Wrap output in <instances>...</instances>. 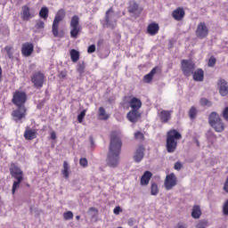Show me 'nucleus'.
<instances>
[{"label": "nucleus", "mask_w": 228, "mask_h": 228, "mask_svg": "<svg viewBox=\"0 0 228 228\" xmlns=\"http://www.w3.org/2000/svg\"><path fill=\"white\" fill-rule=\"evenodd\" d=\"M121 149L122 141H120V137L116 135L115 133H112L107 159V165L108 167H110V168H117V167H118Z\"/></svg>", "instance_id": "obj_1"}, {"label": "nucleus", "mask_w": 228, "mask_h": 228, "mask_svg": "<svg viewBox=\"0 0 228 228\" xmlns=\"http://www.w3.org/2000/svg\"><path fill=\"white\" fill-rule=\"evenodd\" d=\"M181 138H183V135H181V133L177 132L175 129L167 132L166 142L167 152H175V150L177 149V140H181Z\"/></svg>", "instance_id": "obj_2"}, {"label": "nucleus", "mask_w": 228, "mask_h": 228, "mask_svg": "<svg viewBox=\"0 0 228 228\" xmlns=\"http://www.w3.org/2000/svg\"><path fill=\"white\" fill-rule=\"evenodd\" d=\"M11 175L15 179V181L12 183V195H15V191H17V189L19 186H20V183L24 181V172H22V169L17 166H12L10 169Z\"/></svg>", "instance_id": "obj_3"}, {"label": "nucleus", "mask_w": 228, "mask_h": 228, "mask_svg": "<svg viewBox=\"0 0 228 228\" xmlns=\"http://www.w3.org/2000/svg\"><path fill=\"white\" fill-rule=\"evenodd\" d=\"M208 124L216 131V133H222L225 129V124L222 122V118L218 116V113L212 112L208 117Z\"/></svg>", "instance_id": "obj_4"}, {"label": "nucleus", "mask_w": 228, "mask_h": 228, "mask_svg": "<svg viewBox=\"0 0 228 228\" xmlns=\"http://www.w3.org/2000/svg\"><path fill=\"white\" fill-rule=\"evenodd\" d=\"M65 15H67V12L64 11V9H60L55 14V18L53 20V27H52L53 35L55 37L59 36L58 28L61 20L65 19Z\"/></svg>", "instance_id": "obj_5"}, {"label": "nucleus", "mask_w": 228, "mask_h": 228, "mask_svg": "<svg viewBox=\"0 0 228 228\" xmlns=\"http://www.w3.org/2000/svg\"><path fill=\"white\" fill-rule=\"evenodd\" d=\"M104 26L110 29H115L117 27V15L111 7L106 12Z\"/></svg>", "instance_id": "obj_6"}, {"label": "nucleus", "mask_w": 228, "mask_h": 228, "mask_svg": "<svg viewBox=\"0 0 228 228\" xmlns=\"http://www.w3.org/2000/svg\"><path fill=\"white\" fill-rule=\"evenodd\" d=\"M70 37L71 38H77V35L81 31V26L79 25V16L74 15L70 20Z\"/></svg>", "instance_id": "obj_7"}, {"label": "nucleus", "mask_w": 228, "mask_h": 228, "mask_svg": "<svg viewBox=\"0 0 228 228\" xmlns=\"http://www.w3.org/2000/svg\"><path fill=\"white\" fill-rule=\"evenodd\" d=\"M26 101H28V95L26 93L16 91L13 94L12 102L17 107L25 106Z\"/></svg>", "instance_id": "obj_8"}, {"label": "nucleus", "mask_w": 228, "mask_h": 228, "mask_svg": "<svg viewBox=\"0 0 228 228\" xmlns=\"http://www.w3.org/2000/svg\"><path fill=\"white\" fill-rule=\"evenodd\" d=\"M177 186V176L175 174L171 173L169 175H167L165 180H164V187L167 191H170L173 188H175Z\"/></svg>", "instance_id": "obj_9"}, {"label": "nucleus", "mask_w": 228, "mask_h": 228, "mask_svg": "<svg viewBox=\"0 0 228 228\" xmlns=\"http://www.w3.org/2000/svg\"><path fill=\"white\" fill-rule=\"evenodd\" d=\"M26 106L17 107V109L12 112V120H14V122H22V118H26Z\"/></svg>", "instance_id": "obj_10"}, {"label": "nucleus", "mask_w": 228, "mask_h": 228, "mask_svg": "<svg viewBox=\"0 0 228 228\" xmlns=\"http://www.w3.org/2000/svg\"><path fill=\"white\" fill-rule=\"evenodd\" d=\"M31 82L33 83L35 88L40 89L42 86H44V83H45V76H44V73L36 72L31 77Z\"/></svg>", "instance_id": "obj_11"}, {"label": "nucleus", "mask_w": 228, "mask_h": 228, "mask_svg": "<svg viewBox=\"0 0 228 228\" xmlns=\"http://www.w3.org/2000/svg\"><path fill=\"white\" fill-rule=\"evenodd\" d=\"M182 70L183 74L188 77L193 74V71L195 70V64L191 61L183 60Z\"/></svg>", "instance_id": "obj_12"}, {"label": "nucleus", "mask_w": 228, "mask_h": 228, "mask_svg": "<svg viewBox=\"0 0 228 228\" xmlns=\"http://www.w3.org/2000/svg\"><path fill=\"white\" fill-rule=\"evenodd\" d=\"M208 35H209V28H208V26H206V23L204 22L199 23L196 28L197 38H200V40H202L206 38Z\"/></svg>", "instance_id": "obj_13"}, {"label": "nucleus", "mask_w": 228, "mask_h": 228, "mask_svg": "<svg viewBox=\"0 0 228 228\" xmlns=\"http://www.w3.org/2000/svg\"><path fill=\"white\" fill-rule=\"evenodd\" d=\"M128 106L132 110L140 111V108H142V100L136 97H131L128 101Z\"/></svg>", "instance_id": "obj_14"}, {"label": "nucleus", "mask_w": 228, "mask_h": 228, "mask_svg": "<svg viewBox=\"0 0 228 228\" xmlns=\"http://www.w3.org/2000/svg\"><path fill=\"white\" fill-rule=\"evenodd\" d=\"M142 7L135 2V1H130L129 6H128V12L129 13H133L134 15H139L142 13Z\"/></svg>", "instance_id": "obj_15"}, {"label": "nucleus", "mask_w": 228, "mask_h": 228, "mask_svg": "<svg viewBox=\"0 0 228 228\" xmlns=\"http://www.w3.org/2000/svg\"><path fill=\"white\" fill-rule=\"evenodd\" d=\"M158 116L161 122L167 124L172 118V110H160L158 112Z\"/></svg>", "instance_id": "obj_16"}, {"label": "nucleus", "mask_w": 228, "mask_h": 228, "mask_svg": "<svg viewBox=\"0 0 228 228\" xmlns=\"http://www.w3.org/2000/svg\"><path fill=\"white\" fill-rule=\"evenodd\" d=\"M145 156V148L143 146H139L134 153V159L135 163H140L143 157Z\"/></svg>", "instance_id": "obj_17"}, {"label": "nucleus", "mask_w": 228, "mask_h": 228, "mask_svg": "<svg viewBox=\"0 0 228 228\" xmlns=\"http://www.w3.org/2000/svg\"><path fill=\"white\" fill-rule=\"evenodd\" d=\"M142 117V114H140V110H131L127 114L126 118L129 122L134 123L138 122V119Z\"/></svg>", "instance_id": "obj_18"}, {"label": "nucleus", "mask_w": 228, "mask_h": 228, "mask_svg": "<svg viewBox=\"0 0 228 228\" xmlns=\"http://www.w3.org/2000/svg\"><path fill=\"white\" fill-rule=\"evenodd\" d=\"M34 48H35V46L33 45L32 43L23 44L22 48H21V53H22L23 56H31V54H33Z\"/></svg>", "instance_id": "obj_19"}, {"label": "nucleus", "mask_w": 228, "mask_h": 228, "mask_svg": "<svg viewBox=\"0 0 228 228\" xmlns=\"http://www.w3.org/2000/svg\"><path fill=\"white\" fill-rule=\"evenodd\" d=\"M184 9L183 7H178L172 12V17L175 19V20H183L184 19L185 15Z\"/></svg>", "instance_id": "obj_20"}, {"label": "nucleus", "mask_w": 228, "mask_h": 228, "mask_svg": "<svg viewBox=\"0 0 228 228\" xmlns=\"http://www.w3.org/2000/svg\"><path fill=\"white\" fill-rule=\"evenodd\" d=\"M218 86H219V92L220 94L223 97H225V95H227L228 94V85L227 82L224 79H220L218 82Z\"/></svg>", "instance_id": "obj_21"}, {"label": "nucleus", "mask_w": 228, "mask_h": 228, "mask_svg": "<svg viewBox=\"0 0 228 228\" xmlns=\"http://www.w3.org/2000/svg\"><path fill=\"white\" fill-rule=\"evenodd\" d=\"M152 177V173L151 171H145L141 177V186H147Z\"/></svg>", "instance_id": "obj_22"}, {"label": "nucleus", "mask_w": 228, "mask_h": 228, "mask_svg": "<svg viewBox=\"0 0 228 228\" xmlns=\"http://www.w3.org/2000/svg\"><path fill=\"white\" fill-rule=\"evenodd\" d=\"M21 17L23 20H29V19H33V15L29 12V7L28 5H24L22 7Z\"/></svg>", "instance_id": "obj_23"}, {"label": "nucleus", "mask_w": 228, "mask_h": 228, "mask_svg": "<svg viewBox=\"0 0 228 228\" xmlns=\"http://www.w3.org/2000/svg\"><path fill=\"white\" fill-rule=\"evenodd\" d=\"M25 140H35L37 138V130L35 129H26L24 132Z\"/></svg>", "instance_id": "obj_24"}, {"label": "nucleus", "mask_w": 228, "mask_h": 228, "mask_svg": "<svg viewBox=\"0 0 228 228\" xmlns=\"http://www.w3.org/2000/svg\"><path fill=\"white\" fill-rule=\"evenodd\" d=\"M192 77L194 81H204V71L201 69H197L195 72H192Z\"/></svg>", "instance_id": "obj_25"}, {"label": "nucleus", "mask_w": 228, "mask_h": 228, "mask_svg": "<svg viewBox=\"0 0 228 228\" xmlns=\"http://www.w3.org/2000/svg\"><path fill=\"white\" fill-rule=\"evenodd\" d=\"M2 51H5L9 60H13V58H15V49H13V46L7 45L4 48H3Z\"/></svg>", "instance_id": "obj_26"}, {"label": "nucleus", "mask_w": 228, "mask_h": 228, "mask_svg": "<svg viewBox=\"0 0 228 228\" xmlns=\"http://www.w3.org/2000/svg\"><path fill=\"white\" fill-rule=\"evenodd\" d=\"M69 56L73 63H77V61H79V56H80L79 51L76 49H71L69 52Z\"/></svg>", "instance_id": "obj_27"}, {"label": "nucleus", "mask_w": 228, "mask_h": 228, "mask_svg": "<svg viewBox=\"0 0 228 228\" xmlns=\"http://www.w3.org/2000/svg\"><path fill=\"white\" fill-rule=\"evenodd\" d=\"M158 31H159V25L157 23H151L148 26V33L150 35H157Z\"/></svg>", "instance_id": "obj_28"}, {"label": "nucleus", "mask_w": 228, "mask_h": 228, "mask_svg": "<svg viewBox=\"0 0 228 228\" xmlns=\"http://www.w3.org/2000/svg\"><path fill=\"white\" fill-rule=\"evenodd\" d=\"M200 215H202V211L200 210V207L199 205H195L192 208L191 216L192 218H200Z\"/></svg>", "instance_id": "obj_29"}, {"label": "nucleus", "mask_w": 228, "mask_h": 228, "mask_svg": "<svg viewBox=\"0 0 228 228\" xmlns=\"http://www.w3.org/2000/svg\"><path fill=\"white\" fill-rule=\"evenodd\" d=\"M154 74H156V68H153L150 73L143 77L144 83H151L152 81V77H154Z\"/></svg>", "instance_id": "obj_30"}, {"label": "nucleus", "mask_w": 228, "mask_h": 228, "mask_svg": "<svg viewBox=\"0 0 228 228\" xmlns=\"http://www.w3.org/2000/svg\"><path fill=\"white\" fill-rule=\"evenodd\" d=\"M99 118L100 120H108L110 118V114L106 113V110L103 107L99 108Z\"/></svg>", "instance_id": "obj_31"}, {"label": "nucleus", "mask_w": 228, "mask_h": 228, "mask_svg": "<svg viewBox=\"0 0 228 228\" xmlns=\"http://www.w3.org/2000/svg\"><path fill=\"white\" fill-rule=\"evenodd\" d=\"M159 193V188L158 187V183H152L151 185V195L156 197Z\"/></svg>", "instance_id": "obj_32"}, {"label": "nucleus", "mask_w": 228, "mask_h": 228, "mask_svg": "<svg viewBox=\"0 0 228 228\" xmlns=\"http://www.w3.org/2000/svg\"><path fill=\"white\" fill-rule=\"evenodd\" d=\"M39 17L45 20L47 19L49 17V9L47 7H42L39 12Z\"/></svg>", "instance_id": "obj_33"}, {"label": "nucleus", "mask_w": 228, "mask_h": 228, "mask_svg": "<svg viewBox=\"0 0 228 228\" xmlns=\"http://www.w3.org/2000/svg\"><path fill=\"white\" fill-rule=\"evenodd\" d=\"M63 176L68 179L69 177V163L67 161L63 162V170H62Z\"/></svg>", "instance_id": "obj_34"}, {"label": "nucleus", "mask_w": 228, "mask_h": 228, "mask_svg": "<svg viewBox=\"0 0 228 228\" xmlns=\"http://www.w3.org/2000/svg\"><path fill=\"white\" fill-rule=\"evenodd\" d=\"M86 64L85 61H80L77 63V70L78 73L83 74L85 72Z\"/></svg>", "instance_id": "obj_35"}, {"label": "nucleus", "mask_w": 228, "mask_h": 228, "mask_svg": "<svg viewBox=\"0 0 228 228\" xmlns=\"http://www.w3.org/2000/svg\"><path fill=\"white\" fill-rule=\"evenodd\" d=\"M64 220H72L74 218V213L72 211H68L63 214Z\"/></svg>", "instance_id": "obj_36"}, {"label": "nucleus", "mask_w": 228, "mask_h": 228, "mask_svg": "<svg viewBox=\"0 0 228 228\" xmlns=\"http://www.w3.org/2000/svg\"><path fill=\"white\" fill-rule=\"evenodd\" d=\"M189 117L190 118H195L197 117V109L195 107H191L189 110Z\"/></svg>", "instance_id": "obj_37"}, {"label": "nucleus", "mask_w": 228, "mask_h": 228, "mask_svg": "<svg viewBox=\"0 0 228 228\" xmlns=\"http://www.w3.org/2000/svg\"><path fill=\"white\" fill-rule=\"evenodd\" d=\"M44 27H45V23H44V21H42V20H37L36 21L37 29H44Z\"/></svg>", "instance_id": "obj_38"}, {"label": "nucleus", "mask_w": 228, "mask_h": 228, "mask_svg": "<svg viewBox=\"0 0 228 228\" xmlns=\"http://www.w3.org/2000/svg\"><path fill=\"white\" fill-rule=\"evenodd\" d=\"M79 165L84 168H86V167H88V160L86 159V158L80 159Z\"/></svg>", "instance_id": "obj_39"}, {"label": "nucleus", "mask_w": 228, "mask_h": 228, "mask_svg": "<svg viewBox=\"0 0 228 228\" xmlns=\"http://www.w3.org/2000/svg\"><path fill=\"white\" fill-rule=\"evenodd\" d=\"M86 115V110H84L81 111V113L77 116V120L79 122V124H81L83 122V118H85V116Z\"/></svg>", "instance_id": "obj_40"}, {"label": "nucleus", "mask_w": 228, "mask_h": 228, "mask_svg": "<svg viewBox=\"0 0 228 228\" xmlns=\"http://www.w3.org/2000/svg\"><path fill=\"white\" fill-rule=\"evenodd\" d=\"M223 214L227 216H228V200L224 202L223 206Z\"/></svg>", "instance_id": "obj_41"}, {"label": "nucleus", "mask_w": 228, "mask_h": 228, "mask_svg": "<svg viewBox=\"0 0 228 228\" xmlns=\"http://www.w3.org/2000/svg\"><path fill=\"white\" fill-rule=\"evenodd\" d=\"M200 104L201 106H211V102H209L208 99L206 98H202L200 100Z\"/></svg>", "instance_id": "obj_42"}, {"label": "nucleus", "mask_w": 228, "mask_h": 228, "mask_svg": "<svg viewBox=\"0 0 228 228\" xmlns=\"http://www.w3.org/2000/svg\"><path fill=\"white\" fill-rule=\"evenodd\" d=\"M144 136L142 132H135L134 133V139L135 140H143Z\"/></svg>", "instance_id": "obj_43"}, {"label": "nucleus", "mask_w": 228, "mask_h": 228, "mask_svg": "<svg viewBox=\"0 0 228 228\" xmlns=\"http://www.w3.org/2000/svg\"><path fill=\"white\" fill-rule=\"evenodd\" d=\"M216 63V59L215 57H210L208 60V67H213Z\"/></svg>", "instance_id": "obj_44"}, {"label": "nucleus", "mask_w": 228, "mask_h": 228, "mask_svg": "<svg viewBox=\"0 0 228 228\" xmlns=\"http://www.w3.org/2000/svg\"><path fill=\"white\" fill-rule=\"evenodd\" d=\"M223 117L226 122H228V107L224 108L223 110Z\"/></svg>", "instance_id": "obj_45"}, {"label": "nucleus", "mask_w": 228, "mask_h": 228, "mask_svg": "<svg viewBox=\"0 0 228 228\" xmlns=\"http://www.w3.org/2000/svg\"><path fill=\"white\" fill-rule=\"evenodd\" d=\"M87 53L89 54H92V53H95V45H91L88 48H87Z\"/></svg>", "instance_id": "obj_46"}, {"label": "nucleus", "mask_w": 228, "mask_h": 228, "mask_svg": "<svg viewBox=\"0 0 228 228\" xmlns=\"http://www.w3.org/2000/svg\"><path fill=\"white\" fill-rule=\"evenodd\" d=\"M175 170H181L183 168V164L181 162H175L174 166Z\"/></svg>", "instance_id": "obj_47"}, {"label": "nucleus", "mask_w": 228, "mask_h": 228, "mask_svg": "<svg viewBox=\"0 0 228 228\" xmlns=\"http://www.w3.org/2000/svg\"><path fill=\"white\" fill-rule=\"evenodd\" d=\"M114 215H120L122 213V208L120 207H116L113 210Z\"/></svg>", "instance_id": "obj_48"}, {"label": "nucleus", "mask_w": 228, "mask_h": 228, "mask_svg": "<svg viewBox=\"0 0 228 228\" xmlns=\"http://www.w3.org/2000/svg\"><path fill=\"white\" fill-rule=\"evenodd\" d=\"M224 191L228 193V177L226 178L224 187H223Z\"/></svg>", "instance_id": "obj_49"}, {"label": "nucleus", "mask_w": 228, "mask_h": 228, "mask_svg": "<svg viewBox=\"0 0 228 228\" xmlns=\"http://www.w3.org/2000/svg\"><path fill=\"white\" fill-rule=\"evenodd\" d=\"M174 228H188L185 224L178 223Z\"/></svg>", "instance_id": "obj_50"}, {"label": "nucleus", "mask_w": 228, "mask_h": 228, "mask_svg": "<svg viewBox=\"0 0 228 228\" xmlns=\"http://www.w3.org/2000/svg\"><path fill=\"white\" fill-rule=\"evenodd\" d=\"M51 139L52 140H56V133L55 132L51 133Z\"/></svg>", "instance_id": "obj_51"}, {"label": "nucleus", "mask_w": 228, "mask_h": 228, "mask_svg": "<svg viewBox=\"0 0 228 228\" xmlns=\"http://www.w3.org/2000/svg\"><path fill=\"white\" fill-rule=\"evenodd\" d=\"M60 77H67V73L61 71V72L60 73Z\"/></svg>", "instance_id": "obj_52"}, {"label": "nucleus", "mask_w": 228, "mask_h": 228, "mask_svg": "<svg viewBox=\"0 0 228 228\" xmlns=\"http://www.w3.org/2000/svg\"><path fill=\"white\" fill-rule=\"evenodd\" d=\"M91 145H94V137L90 136L89 138Z\"/></svg>", "instance_id": "obj_53"}, {"label": "nucleus", "mask_w": 228, "mask_h": 228, "mask_svg": "<svg viewBox=\"0 0 228 228\" xmlns=\"http://www.w3.org/2000/svg\"><path fill=\"white\" fill-rule=\"evenodd\" d=\"M1 77H3V69L0 67V79H1Z\"/></svg>", "instance_id": "obj_54"}, {"label": "nucleus", "mask_w": 228, "mask_h": 228, "mask_svg": "<svg viewBox=\"0 0 228 228\" xmlns=\"http://www.w3.org/2000/svg\"><path fill=\"white\" fill-rule=\"evenodd\" d=\"M196 145L197 147H200V142H199V140H196Z\"/></svg>", "instance_id": "obj_55"}, {"label": "nucleus", "mask_w": 228, "mask_h": 228, "mask_svg": "<svg viewBox=\"0 0 228 228\" xmlns=\"http://www.w3.org/2000/svg\"><path fill=\"white\" fill-rule=\"evenodd\" d=\"M89 209H90V211H95V208H93V207L90 208Z\"/></svg>", "instance_id": "obj_56"}, {"label": "nucleus", "mask_w": 228, "mask_h": 228, "mask_svg": "<svg viewBox=\"0 0 228 228\" xmlns=\"http://www.w3.org/2000/svg\"><path fill=\"white\" fill-rule=\"evenodd\" d=\"M76 218H77V220H79L81 218V216H77Z\"/></svg>", "instance_id": "obj_57"}]
</instances>
